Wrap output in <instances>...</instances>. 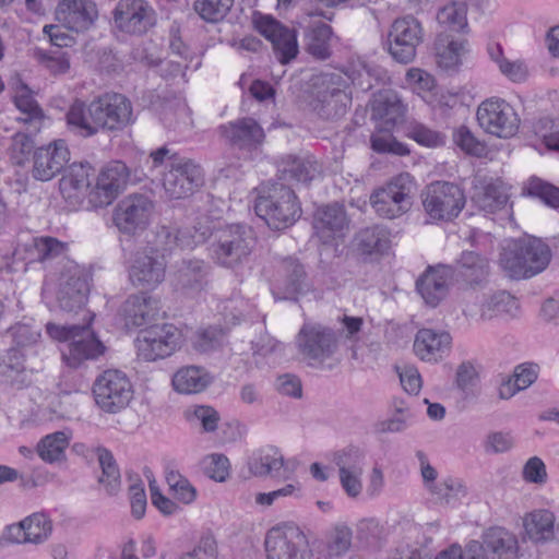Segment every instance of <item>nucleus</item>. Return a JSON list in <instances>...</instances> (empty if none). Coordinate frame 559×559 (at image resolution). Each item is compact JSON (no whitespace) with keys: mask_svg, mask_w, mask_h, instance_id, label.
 I'll use <instances>...</instances> for the list:
<instances>
[{"mask_svg":"<svg viewBox=\"0 0 559 559\" xmlns=\"http://www.w3.org/2000/svg\"><path fill=\"white\" fill-rule=\"evenodd\" d=\"M67 245L52 237H35L20 245L13 257L27 262L60 260L57 277V300L61 309H81L90 293L88 274L76 262L66 259Z\"/></svg>","mask_w":559,"mask_h":559,"instance_id":"obj_1","label":"nucleus"},{"mask_svg":"<svg viewBox=\"0 0 559 559\" xmlns=\"http://www.w3.org/2000/svg\"><path fill=\"white\" fill-rule=\"evenodd\" d=\"M551 250L536 237L507 241L499 253L498 265L511 280L521 281L542 273L551 261Z\"/></svg>","mask_w":559,"mask_h":559,"instance_id":"obj_2","label":"nucleus"},{"mask_svg":"<svg viewBox=\"0 0 559 559\" xmlns=\"http://www.w3.org/2000/svg\"><path fill=\"white\" fill-rule=\"evenodd\" d=\"M91 320L92 318L85 324H46V332L52 340L68 343L62 358L71 368H78L86 360L97 359L105 353L104 344L91 329Z\"/></svg>","mask_w":559,"mask_h":559,"instance_id":"obj_3","label":"nucleus"},{"mask_svg":"<svg viewBox=\"0 0 559 559\" xmlns=\"http://www.w3.org/2000/svg\"><path fill=\"white\" fill-rule=\"evenodd\" d=\"M211 255L223 267L236 269L245 263L255 247L253 229L246 224H228L212 235Z\"/></svg>","mask_w":559,"mask_h":559,"instance_id":"obj_4","label":"nucleus"},{"mask_svg":"<svg viewBox=\"0 0 559 559\" xmlns=\"http://www.w3.org/2000/svg\"><path fill=\"white\" fill-rule=\"evenodd\" d=\"M255 213L275 229L286 228L300 216V207L292 188L275 183L260 194L254 204Z\"/></svg>","mask_w":559,"mask_h":559,"instance_id":"obj_5","label":"nucleus"},{"mask_svg":"<svg viewBox=\"0 0 559 559\" xmlns=\"http://www.w3.org/2000/svg\"><path fill=\"white\" fill-rule=\"evenodd\" d=\"M92 392L96 405L108 414L126 409L134 396L131 380L127 373L118 369H107L98 374Z\"/></svg>","mask_w":559,"mask_h":559,"instance_id":"obj_6","label":"nucleus"},{"mask_svg":"<svg viewBox=\"0 0 559 559\" xmlns=\"http://www.w3.org/2000/svg\"><path fill=\"white\" fill-rule=\"evenodd\" d=\"M413 190V177L408 173H402L373 191L370 195V204L379 216L396 218L411 210Z\"/></svg>","mask_w":559,"mask_h":559,"instance_id":"obj_7","label":"nucleus"},{"mask_svg":"<svg viewBox=\"0 0 559 559\" xmlns=\"http://www.w3.org/2000/svg\"><path fill=\"white\" fill-rule=\"evenodd\" d=\"M296 346L302 359L311 366L322 365L338 347L335 332L319 323H305L296 336Z\"/></svg>","mask_w":559,"mask_h":559,"instance_id":"obj_8","label":"nucleus"},{"mask_svg":"<svg viewBox=\"0 0 559 559\" xmlns=\"http://www.w3.org/2000/svg\"><path fill=\"white\" fill-rule=\"evenodd\" d=\"M423 205L430 218L450 221L456 217L465 205L463 190L455 183L435 181L421 194Z\"/></svg>","mask_w":559,"mask_h":559,"instance_id":"obj_9","label":"nucleus"},{"mask_svg":"<svg viewBox=\"0 0 559 559\" xmlns=\"http://www.w3.org/2000/svg\"><path fill=\"white\" fill-rule=\"evenodd\" d=\"M204 181L200 165L192 159L174 154L163 176V187L170 199L179 200L192 195Z\"/></svg>","mask_w":559,"mask_h":559,"instance_id":"obj_10","label":"nucleus"},{"mask_svg":"<svg viewBox=\"0 0 559 559\" xmlns=\"http://www.w3.org/2000/svg\"><path fill=\"white\" fill-rule=\"evenodd\" d=\"M181 342V332L173 324H155L141 330L134 341L138 356L146 361L170 356Z\"/></svg>","mask_w":559,"mask_h":559,"instance_id":"obj_11","label":"nucleus"},{"mask_svg":"<svg viewBox=\"0 0 559 559\" xmlns=\"http://www.w3.org/2000/svg\"><path fill=\"white\" fill-rule=\"evenodd\" d=\"M154 210V201L150 197L129 194L116 205L112 214L114 224L122 234L136 235L148 226Z\"/></svg>","mask_w":559,"mask_h":559,"instance_id":"obj_12","label":"nucleus"},{"mask_svg":"<svg viewBox=\"0 0 559 559\" xmlns=\"http://www.w3.org/2000/svg\"><path fill=\"white\" fill-rule=\"evenodd\" d=\"M424 38L420 22L412 15L396 19L388 34L389 52L400 63H409L416 57L417 47Z\"/></svg>","mask_w":559,"mask_h":559,"instance_id":"obj_13","label":"nucleus"},{"mask_svg":"<svg viewBox=\"0 0 559 559\" xmlns=\"http://www.w3.org/2000/svg\"><path fill=\"white\" fill-rule=\"evenodd\" d=\"M477 121L489 134L508 139L513 136L520 119L513 107L503 99L490 98L483 102L477 109Z\"/></svg>","mask_w":559,"mask_h":559,"instance_id":"obj_14","label":"nucleus"},{"mask_svg":"<svg viewBox=\"0 0 559 559\" xmlns=\"http://www.w3.org/2000/svg\"><path fill=\"white\" fill-rule=\"evenodd\" d=\"M130 180L129 167L120 160L105 165L99 171L96 183L88 192V203L95 207H105L126 189Z\"/></svg>","mask_w":559,"mask_h":559,"instance_id":"obj_15","label":"nucleus"},{"mask_svg":"<svg viewBox=\"0 0 559 559\" xmlns=\"http://www.w3.org/2000/svg\"><path fill=\"white\" fill-rule=\"evenodd\" d=\"M264 544L267 559H299L308 540L297 525L285 523L272 527L265 536Z\"/></svg>","mask_w":559,"mask_h":559,"instance_id":"obj_16","label":"nucleus"},{"mask_svg":"<svg viewBox=\"0 0 559 559\" xmlns=\"http://www.w3.org/2000/svg\"><path fill=\"white\" fill-rule=\"evenodd\" d=\"M95 104L100 132L120 131L133 121L131 102L122 94L105 93L95 97Z\"/></svg>","mask_w":559,"mask_h":559,"instance_id":"obj_17","label":"nucleus"},{"mask_svg":"<svg viewBox=\"0 0 559 559\" xmlns=\"http://www.w3.org/2000/svg\"><path fill=\"white\" fill-rule=\"evenodd\" d=\"M115 26L126 34L143 35L155 25V12L144 0H121L114 12Z\"/></svg>","mask_w":559,"mask_h":559,"instance_id":"obj_18","label":"nucleus"},{"mask_svg":"<svg viewBox=\"0 0 559 559\" xmlns=\"http://www.w3.org/2000/svg\"><path fill=\"white\" fill-rule=\"evenodd\" d=\"M316 99L312 103L313 109L323 118L332 119L345 114L349 97L344 90V84L338 74H322L318 79Z\"/></svg>","mask_w":559,"mask_h":559,"instance_id":"obj_19","label":"nucleus"},{"mask_svg":"<svg viewBox=\"0 0 559 559\" xmlns=\"http://www.w3.org/2000/svg\"><path fill=\"white\" fill-rule=\"evenodd\" d=\"M166 269V259L140 247L132 255L129 278L135 287L152 289L165 280Z\"/></svg>","mask_w":559,"mask_h":559,"instance_id":"obj_20","label":"nucleus"},{"mask_svg":"<svg viewBox=\"0 0 559 559\" xmlns=\"http://www.w3.org/2000/svg\"><path fill=\"white\" fill-rule=\"evenodd\" d=\"M70 160V150L63 140H55L37 147L32 157V176L39 181H49L59 175Z\"/></svg>","mask_w":559,"mask_h":559,"instance_id":"obj_21","label":"nucleus"},{"mask_svg":"<svg viewBox=\"0 0 559 559\" xmlns=\"http://www.w3.org/2000/svg\"><path fill=\"white\" fill-rule=\"evenodd\" d=\"M255 25L259 33L271 41L274 53L281 63H288L296 58L298 44L295 31L285 27L270 15L259 17Z\"/></svg>","mask_w":559,"mask_h":559,"instance_id":"obj_22","label":"nucleus"},{"mask_svg":"<svg viewBox=\"0 0 559 559\" xmlns=\"http://www.w3.org/2000/svg\"><path fill=\"white\" fill-rule=\"evenodd\" d=\"M52 532L51 521L44 513H33L16 524L9 525L2 539L12 544H41Z\"/></svg>","mask_w":559,"mask_h":559,"instance_id":"obj_23","label":"nucleus"},{"mask_svg":"<svg viewBox=\"0 0 559 559\" xmlns=\"http://www.w3.org/2000/svg\"><path fill=\"white\" fill-rule=\"evenodd\" d=\"M349 219L345 209L338 203L319 207L313 218V228L322 242L328 243L345 235Z\"/></svg>","mask_w":559,"mask_h":559,"instance_id":"obj_24","label":"nucleus"},{"mask_svg":"<svg viewBox=\"0 0 559 559\" xmlns=\"http://www.w3.org/2000/svg\"><path fill=\"white\" fill-rule=\"evenodd\" d=\"M191 245V241L181 235L177 226L163 223L146 234L145 243L142 247L167 260V257L177 248H189Z\"/></svg>","mask_w":559,"mask_h":559,"instance_id":"obj_25","label":"nucleus"},{"mask_svg":"<svg viewBox=\"0 0 559 559\" xmlns=\"http://www.w3.org/2000/svg\"><path fill=\"white\" fill-rule=\"evenodd\" d=\"M451 275V269L448 266H429L417 280V292L426 305L435 308L447 297Z\"/></svg>","mask_w":559,"mask_h":559,"instance_id":"obj_26","label":"nucleus"},{"mask_svg":"<svg viewBox=\"0 0 559 559\" xmlns=\"http://www.w3.org/2000/svg\"><path fill=\"white\" fill-rule=\"evenodd\" d=\"M57 14L69 29L83 32L94 24L98 10L93 0H62Z\"/></svg>","mask_w":559,"mask_h":559,"instance_id":"obj_27","label":"nucleus"},{"mask_svg":"<svg viewBox=\"0 0 559 559\" xmlns=\"http://www.w3.org/2000/svg\"><path fill=\"white\" fill-rule=\"evenodd\" d=\"M452 337L443 330L420 329L414 340L416 356L428 362L441 360L451 348Z\"/></svg>","mask_w":559,"mask_h":559,"instance_id":"obj_28","label":"nucleus"},{"mask_svg":"<svg viewBox=\"0 0 559 559\" xmlns=\"http://www.w3.org/2000/svg\"><path fill=\"white\" fill-rule=\"evenodd\" d=\"M210 266L198 259L183 260L173 275L175 288L186 295H194L207 286Z\"/></svg>","mask_w":559,"mask_h":559,"instance_id":"obj_29","label":"nucleus"},{"mask_svg":"<svg viewBox=\"0 0 559 559\" xmlns=\"http://www.w3.org/2000/svg\"><path fill=\"white\" fill-rule=\"evenodd\" d=\"M13 92L14 104L21 112L17 120L25 124L27 132L38 133L44 126L46 116L35 100L32 91L22 81L16 80Z\"/></svg>","mask_w":559,"mask_h":559,"instance_id":"obj_30","label":"nucleus"},{"mask_svg":"<svg viewBox=\"0 0 559 559\" xmlns=\"http://www.w3.org/2000/svg\"><path fill=\"white\" fill-rule=\"evenodd\" d=\"M60 192L71 203H78L91 186L93 168L88 163H73L63 169Z\"/></svg>","mask_w":559,"mask_h":559,"instance_id":"obj_31","label":"nucleus"},{"mask_svg":"<svg viewBox=\"0 0 559 559\" xmlns=\"http://www.w3.org/2000/svg\"><path fill=\"white\" fill-rule=\"evenodd\" d=\"M276 297L296 299L307 289L306 273L302 265L293 258H286L280 265Z\"/></svg>","mask_w":559,"mask_h":559,"instance_id":"obj_32","label":"nucleus"},{"mask_svg":"<svg viewBox=\"0 0 559 559\" xmlns=\"http://www.w3.org/2000/svg\"><path fill=\"white\" fill-rule=\"evenodd\" d=\"M95 98L90 103L75 99L69 107L66 120L71 131L88 138L99 133Z\"/></svg>","mask_w":559,"mask_h":559,"instance_id":"obj_33","label":"nucleus"},{"mask_svg":"<svg viewBox=\"0 0 559 559\" xmlns=\"http://www.w3.org/2000/svg\"><path fill=\"white\" fill-rule=\"evenodd\" d=\"M222 134L233 145L251 148L261 144L264 139L263 129L252 118H242L222 127Z\"/></svg>","mask_w":559,"mask_h":559,"instance_id":"obj_34","label":"nucleus"},{"mask_svg":"<svg viewBox=\"0 0 559 559\" xmlns=\"http://www.w3.org/2000/svg\"><path fill=\"white\" fill-rule=\"evenodd\" d=\"M280 179L285 182L309 183L320 176L321 167L311 156H287L278 166Z\"/></svg>","mask_w":559,"mask_h":559,"instance_id":"obj_35","label":"nucleus"},{"mask_svg":"<svg viewBox=\"0 0 559 559\" xmlns=\"http://www.w3.org/2000/svg\"><path fill=\"white\" fill-rule=\"evenodd\" d=\"M526 536L535 544H545L554 540L556 532V516L547 509H536L523 518Z\"/></svg>","mask_w":559,"mask_h":559,"instance_id":"obj_36","label":"nucleus"},{"mask_svg":"<svg viewBox=\"0 0 559 559\" xmlns=\"http://www.w3.org/2000/svg\"><path fill=\"white\" fill-rule=\"evenodd\" d=\"M509 197L507 185L501 180H493L476 186L472 200L479 210L496 213L507 210Z\"/></svg>","mask_w":559,"mask_h":559,"instance_id":"obj_37","label":"nucleus"},{"mask_svg":"<svg viewBox=\"0 0 559 559\" xmlns=\"http://www.w3.org/2000/svg\"><path fill=\"white\" fill-rule=\"evenodd\" d=\"M456 273L469 287H479L488 281L489 261L477 252L465 251L456 262Z\"/></svg>","mask_w":559,"mask_h":559,"instance_id":"obj_38","label":"nucleus"},{"mask_svg":"<svg viewBox=\"0 0 559 559\" xmlns=\"http://www.w3.org/2000/svg\"><path fill=\"white\" fill-rule=\"evenodd\" d=\"M159 312V301L144 294L133 295L123 306L126 325L141 326L155 319Z\"/></svg>","mask_w":559,"mask_h":559,"instance_id":"obj_39","label":"nucleus"},{"mask_svg":"<svg viewBox=\"0 0 559 559\" xmlns=\"http://www.w3.org/2000/svg\"><path fill=\"white\" fill-rule=\"evenodd\" d=\"M391 245L390 231L379 225L366 227L358 231L354 239V246L361 255H382Z\"/></svg>","mask_w":559,"mask_h":559,"instance_id":"obj_40","label":"nucleus"},{"mask_svg":"<svg viewBox=\"0 0 559 559\" xmlns=\"http://www.w3.org/2000/svg\"><path fill=\"white\" fill-rule=\"evenodd\" d=\"M483 547L492 559H514L518 552V539L514 534L493 527L484 535Z\"/></svg>","mask_w":559,"mask_h":559,"instance_id":"obj_41","label":"nucleus"},{"mask_svg":"<svg viewBox=\"0 0 559 559\" xmlns=\"http://www.w3.org/2000/svg\"><path fill=\"white\" fill-rule=\"evenodd\" d=\"M212 378L203 368L186 366L178 369L171 379L174 390L181 394H195L205 390Z\"/></svg>","mask_w":559,"mask_h":559,"instance_id":"obj_42","label":"nucleus"},{"mask_svg":"<svg viewBox=\"0 0 559 559\" xmlns=\"http://www.w3.org/2000/svg\"><path fill=\"white\" fill-rule=\"evenodd\" d=\"M466 40L455 39L450 34L440 32L435 43L437 63L443 69L459 66L461 56L465 52Z\"/></svg>","mask_w":559,"mask_h":559,"instance_id":"obj_43","label":"nucleus"},{"mask_svg":"<svg viewBox=\"0 0 559 559\" xmlns=\"http://www.w3.org/2000/svg\"><path fill=\"white\" fill-rule=\"evenodd\" d=\"M0 381L21 388L26 384L27 376L24 355L16 348H10L0 360Z\"/></svg>","mask_w":559,"mask_h":559,"instance_id":"obj_44","label":"nucleus"},{"mask_svg":"<svg viewBox=\"0 0 559 559\" xmlns=\"http://www.w3.org/2000/svg\"><path fill=\"white\" fill-rule=\"evenodd\" d=\"M519 310V302L515 297L506 290L490 295L480 308V318L491 320L497 317H514Z\"/></svg>","mask_w":559,"mask_h":559,"instance_id":"obj_45","label":"nucleus"},{"mask_svg":"<svg viewBox=\"0 0 559 559\" xmlns=\"http://www.w3.org/2000/svg\"><path fill=\"white\" fill-rule=\"evenodd\" d=\"M248 467L257 477L275 476L284 467V457L277 449L261 450L249 460Z\"/></svg>","mask_w":559,"mask_h":559,"instance_id":"obj_46","label":"nucleus"},{"mask_svg":"<svg viewBox=\"0 0 559 559\" xmlns=\"http://www.w3.org/2000/svg\"><path fill=\"white\" fill-rule=\"evenodd\" d=\"M321 545L329 559L341 558L353 547V530L346 524H336L329 532L326 543Z\"/></svg>","mask_w":559,"mask_h":559,"instance_id":"obj_47","label":"nucleus"},{"mask_svg":"<svg viewBox=\"0 0 559 559\" xmlns=\"http://www.w3.org/2000/svg\"><path fill=\"white\" fill-rule=\"evenodd\" d=\"M467 7L464 2H451L441 8L437 14L441 32L448 34L464 32L467 28Z\"/></svg>","mask_w":559,"mask_h":559,"instance_id":"obj_48","label":"nucleus"},{"mask_svg":"<svg viewBox=\"0 0 559 559\" xmlns=\"http://www.w3.org/2000/svg\"><path fill=\"white\" fill-rule=\"evenodd\" d=\"M69 445V436L64 431H56L44 437L37 444L36 451L46 463H55L64 459Z\"/></svg>","mask_w":559,"mask_h":559,"instance_id":"obj_49","label":"nucleus"},{"mask_svg":"<svg viewBox=\"0 0 559 559\" xmlns=\"http://www.w3.org/2000/svg\"><path fill=\"white\" fill-rule=\"evenodd\" d=\"M372 111L385 124L394 126L402 120L404 106L395 95H380L372 104Z\"/></svg>","mask_w":559,"mask_h":559,"instance_id":"obj_50","label":"nucleus"},{"mask_svg":"<svg viewBox=\"0 0 559 559\" xmlns=\"http://www.w3.org/2000/svg\"><path fill=\"white\" fill-rule=\"evenodd\" d=\"M365 451L359 447L349 444L332 454V461L338 473L364 472Z\"/></svg>","mask_w":559,"mask_h":559,"instance_id":"obj_51","label":"nucleus"},{"mask_svg":"<svg viewBox=\"0 0 559 559\" xmlns=\"http://www.w3.org/2000/svg\"><path fill=\"white\" fill-rule=\"evenodd\" d=\"M102 476L99 483L105 486L108 493H115L120 487V472L112 454L104 448L97 450Z\"/></svg>","mask_w":559,"mask_h":559,"instance_id":"obj_52","label":"nucleus"},{"mask_svg":"<svg viewBox=\"0 0 559 559\" xmlns=\"http://www.w3.org/2000/svg\"><path fill=\"white\" fill-rule=\"evenodd\" d=\"M371 148L379 154H393L405 156L409 150L405 144L397 141L389 129H378L370 136Z\"/></svg>","mask_w":559,"mask_h":559,"instance_id":"obj_53","label":"nucleus"},{"mask_svg":"<svg viewBox=\"0 0 559 559\" xmlns=\"http://www.w3.org/2000/svg\"><path fill=\"white\" fill-rule=\"evenodd\" d=\"M37 61L52 75H62L71 68L70 55L61 49L37 50Z\"/></svg>","mask_w":559,"mask_h":559,"instance_id":"obj_54","label":"nucleus"},{"mask_svg":"<svg viewBox=\"0 0 559 559\" xmlns=\"http://www.w3.org/2000/svg\"><path fill=\"white\" fill-rule=\"evenodd\" d=\"M332 28L324 23L313 26L308 34V51L318 59H326L331 55L330 39Z\"/></svg>","mask_w":559,"mask_h":559,"instance_id":"obj_55","label":"nucleus"},{"mask_svg":"<svg viewBox=\"0 0 559 559\" xmlns=\"http://www.w3.org/2000/svg\"><path fill=\"white\" fill-rule=\"evenodd\" d=\"M234 0H197L194 11L206 22L216 23L225 17Z\"/></svg>","mask_w":559,"mask_h":559,"instance_id":"obj_56","label":"nucleus"},{"mask_svg":"<svg viewBox=\"0 0 559 559\" xmlns=\"http://www.w3.org/2000/svg\"><path fill=\"white\" fill-rule=\"evenodd\" d=\"M515 445V438L511 431H490L483 441L487 454H501L511 451Z\"/></svg>","mask_w":559,"mask_h":559,"instance_id":"obj_57","label":"nucleus"},{"mask_svg":"<svg viewBox=\"0 0 559 559\" xmlns=\"http://www.w3.org/2000/svg\"><path fill=\"white\" fill-rule=\"evenodd\" d=\"M526 191L527 194L540 199L548 206L559 207V188L539 178H532L526 186Z\"/></svg>","mask_w":559,"mask_h":559,"instance_id":"obj_58","label":"nucleus"},{"mask_svg":"<svg viewBox=\"0 0 559 559\" xmlns=\"http://www.w3.org/2000/svg\"><path fill=\"white\" fill-rule=\"evenodd\" d=\"M407 136L427 147H438L444 144V135L421 123H412L407 128Z\"/></svg>","mask_w":559,"mask_h":559,"instance_id":"obj_59","label":"nucleus"},{"mask_svg":"<svg viewBox=\"0 0 559 559\" xmlns=\"http://www.w3.org/2000/svg\"><path fill=\"white\" fill-rule=\"evenodd\" d=\"M452 139L455 145L466 154L480 156L485 152V145L465 126L456 128L453 131Z\"/></svg>","mask_w":559,"mask_h":559,"instance_id":"obj_60","label":"nucleus"},{"mask_svg":"<svg viewBox=\"0 0 559 559\" xmlns=\"http://www.w3.org/2000/svg\"><path fill=\"white\" fill-rule=\"evenodd\" d=\"M224 340V332L219 328L210 326L197 332L193 346L201 353H209L218 348Z\"/></svg>","mask_w":559,"mask_h":559,"instance_id":"obj_61","label":"nucleus"},{"mask_svg":"<svg viewBox=\"0 0 559 559\" xmlns=\"http://www.w3.org/2000/svg\"><path fill=\"white\" fill-rule=\"evenodd\" d=\"M301 493V485L299 481L295 480L285 485L284 487L270 491V492H259L255 495V503L262 507H270L276 500L281 498L287 497H299Z\"/></svg>","mask_w":559,"mask_h":559,"instance_id":"obj_62","label":"nucleus"},{"mask_svg":"<svg viewBox=\"0 0 559 559\" xmlns=\"http://www.w3.org/2000/svg\"><path fill=\"white\" fill-rule=\"evenodd\" d=\"M203 464L206 475L216 481H224L229 475V461L223 454H211Z\"/></svg>","mask_w":559,"mask_h":559,"instance_id":"obj_63","label":"nucleus"},{"mask_svg":"<svg viewBox=\"0 0 559 559\" xmlns=\"http://www.w3.org/2000/svg\"><path fill=\"white\" fill-rule=\"evenodd\" d=\"M11 335L17 346H31L40 338V330L37 326L27 323H17L10 330Z\"/></svg>","mask_w":559,"mask_h":559,"instance_id":"obj_64","label":"nucleus"}]
</instances>
